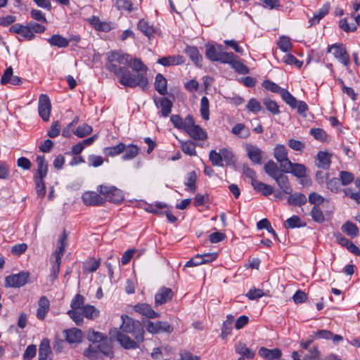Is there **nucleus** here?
I'll use <instances>...</instances> for the list:
<instances>
[{
  "instance_id": "obj_40",
  "label": "nucleus",
  "mask_w": 360,
  "mask_h": 360,
  "mask_svg": "<svg viewBox=\"0 0 360 360\" xmlns=\"http://www.w3.org/2000/svg\"><path fill=\"white\" fill-rule=\"evenodd\" d=\"M139 148L136 145H129L126 146L124 149V154L122 156V159L124 160H129L136 158L139 153Z\"/></svg>"
},
{
  "instance_id": "obj_23",
  "label": "nucleus",
  "mask_w": 360,
  "mask_h": 360,
  "mask_svg": "<svg viewBox=\"0 0 360 360\" xmlns=\"http://www.w3.org/2000/svg\"><path fill=\"white\" fill-rule=\"evenodd\" d=\"M331 164L330 155L324 151H319L316 155V165L319 168L328 169Z\"/></svg>"
},
{
  "instance_id": "obj_15",
  "label": "nucleus",
  "mask_w": 360,
  "mask_h": 360,
  "mask_svg": "<svg viewBox=\"0 0 360 360\" xmlns=\"http://www.w3.org/2000/svg\"><path fill=\"white\" fill-rule=\"evenodd\" d=\"M174 293L170 288L162 287L155 296V307L160 306L170 301L173 297Z\"/></svg>"
},
{
  "instance_id": "obj_1",
  "label": "nucleus",
  "mask_w": 360,
  "mask_h": 360,
  "mask_svg": "<svg viewBox=\"0 0 360 360\" xmlns=\"http://www.w3.org/2000/svg\"><path fill=\"white\" fill-rule=\"evenodd\" d=\"M129 58V54L122 51H110L108 53L105 68L119 78V82L122 85L131 88L139 86L143 90H146L148 86L147 77H143L142 74H134L128 68L120 66L127 65Z\"/></svg>"
},
{
  "instance_id": "obj_25",
  "label": "nucleus",
  "mask_w": 360,
  "mask_h": 360,
  "mask_svg": "<svg viewBox=\"0 0 360 360\" xmlns=\"http://www.w3.org/2000/svg\"><path fill=\"white\" fill-rule=\"evenodd\" d=\"M235 351L237 354L248 359H252L255 356V351L247 347L243 342H239L235 345Z\"/></svg>"
},
{
  "instance_id": "obj_36",
  "label": "nucleus",
  "mask_w": 360,
  "mask_h": 360,
  "mask_svg": "<svg viewBox=\"0 0 360 360\" xmlns=\"http://www.w3.org/2000/svg\"><path fill=\"white\" fill-rule=\"evenodd\" d=\"M253 188L258 192H260L264 196H268L274 193V188L261 181H254Z\"/></svg>"
},
{
  "instance_id": "obj_4",
  "label": "nucleus",
  "mask_w": 360,
  "mask_h": 360,
  "mask_svg": "<svg viewBox=\"0 0 360 360\" xmlns=\"http://www.w3.org/2000/svg\"><path fill=\"white\" fill-rule=\"evenodd\" d=\"M97 191L103 195L105 201L120 203L124 200L122 191L114 186L100 185Z\"/></svg>"
},
{
  "instance_id": "obj_6",
  "label": "nucleus",
  "mask_w": 360,
  "mask_h": 360,
  "mask_svg": "<svg viewBox=\"0 0 360 360\" xmlns=\"http://www.w3.org/2000/svg\"><path fill=\"white\" fill-rule=\"evenodd\" d=\"M333 51V55L338 60L340 63L345 66H349L350 63L349 55L347 53L345 46L342 44H333L328 47V51Z\"/></svg>"
},
{
  "instance_id": "obj_13",
  "label": "nucleus",
  "mask_w": 360,
  "mask_h": 360,
  "mask_svg": "<svg viewBox=\"0 0 360 360\" xmlns=\"http://www.w3.org/2000/svg\"><path fill=\"white\" fill-rule=\"evenodd\" d=\"M134 310L148 319L160 317V314L155 311L152 307L146 303H138L134 306Z\"/></svg>"
},
{
  "instance_id": "obj_43",
  "label": "nucleus",
  "mask_w": 360,
  "mask_h": 360,
  "mask_svg": "<svg viewBox=\"0 0 360 360\" xmlns=\"http://www.w3.org/2000/svg\"><path fill=\"white\" fill-rule=\"evenodd\" d=\"M179 142L180 147L185 154L188 155L190 156H193L196 155L195 144L193 141H179Z\"/></svg>"
},
{
  "instance_id": "obj_49",
  "label": "nucleus",
  "mask_w": 360,
  "mask_h": 360,
  "mask_svg": "<svg viewBox=\"0 0 360 360\" xmlns=\"http://www.w3.org/2000/svg\"><path fill=\"white\" fill-rule=\"evenodd\" d=\"M196 181H197V174L195 171L191 172L188 174L187 181L186 183V186H187L188 190L194 193L196 191Z\"/></svg>"
},
{
  "instance_id": "obj_33",
  "label": "nucleus",
  "mask_w": 360,
  "mask_h": 360,
  "mask_svg": "<svg viewBox=\"0 0 360 360\" xmlns=\"http://www.w3.org/2000/svg\"><path fill=\"white\" fill-rule=\"evenodd\" d=\"M185 53L195 65H198L202 60V57L195 46H187Z\"/></svg>"
},
{
  "instance_id": "obj_52",
  "label": "nucleus",
  "mask_w": 360,
  "mask_h": 360,
  "mask_svg": "<svg viewBox=\"0 0 360 360\" xmlns=\"http://www.w3.org/2000/svg\"><path fill=\"white\" fill-rule=\"evenodd\" d=\"M60 264L58 262L53 261L52 262V267L51 269V273L49 276V280L52 284L58 277L60 273Z\"/></svg>"
},
{
  "instance_id": "obj_5",
  "label": "nucleus",
  "mask_w": 360,
  "mask_h": 360,
  "mask_svg": "<svg viewBox=\"0 0 360 360\" xmlns=\"http://www.w3.org/2000/svg\"><path fill=\"white\" fill-rule=\"evenodd\" d=\"M29 276L30 274L25 271L8 276L5 279V286L6 288H20L27 283Z\"/></svg>"
},
{
  "instance_id": "obj_30",
  "label": "nucleus",
  "mask_w": 360,
  "mask_h": 360,
  "mask_svg": "<svg viewBox=\"0 0 360 360\" xmlns=\"http://www.w3.org/2000/svg\"><path fill=\"white\" fill-rule=\"evenodd\" d=\"M167 79L162 75L158 73L155 77V89L161 95H165L167 94Z\"/></svg>"
},
{
  "instance_id": "obj_20",
  "label": "nucleus",
  "mask_w": 360,
  "mask_h": 360,
  "mask_svg": "<svg viewBox=\"0 0 360 360\" xmlns=\"http://www.w3.org/2000/svg\"><path fill=\"white\" fill-rule=\"evenodd\" d=\"M155 102L158 108H161V116L166 117L170 114L173 104L169 98L162 97L158 100L155 99Z\"/></svg>"
},
{
  "instance_id": "obj_47",
  "label": "nucleus",
  "mask_w": 360,
  "mask_h": 360,
  "mask_svg": "<svg viewBox=\"0 0 360 360\" xmlns=\"http://www.w3.org/2000/svg\"><path fill=\"white\" fill-rule=\"evenodd\" d=\"M342 231L351 237H356L359 233L358 227L354 224L349 221L342 225Z\"/></svg>"
},
{
  "instance_id": "obj_56",
  "label": "nucleus",
  "mask_w": 360,
  "mask_h": 360,
  "mask_svg": "<svg viewBox=\"0 0 360 360\" xmlns=\"http://www.w3.org/2000/svg\"><path fill=\"white\" fill-rule=\"evenodd\" d=\"M311 216L314 221L318 223L324 221L325 218L321 208L319 206L314 205L311 211Z\"/></svg>"
},
{
  "instance_id": "obj_17",
  "label": "nucleus",
  "mask_w": 360,
  "mask_h": 360,
  "mask_svg": "<svg viewBox=\"0 0 360 360\" xmlns=\"http://www.w3.org/2000/svg\"><path fill=\"white\" fill-rule=\"evenodd\" d=\"M127 65H128V68H129L134 71H136L137 72L136 74H142L143 77H146V72L148 68L140 58H132L129 56Z\"/></svg>"
},
{
  "instance_id": "obj_60",
  "label": "nucleus",
  "mask_w": 360,
  "mask_h": 360,
  "mask_svg": "<svg viewBox=\"0 0 360 360\" xmlns=\"http://www.w3.org/2000/svg\"><path fill=\"white\" fill-rule=\"evenodd\" d=\"M100 260H91L84 264L83 269L85 272L92 273L96 271L100 266Z\"/></svg>"
},
{
  "instance_id": "obj_34",
  "label": "nucleus",
  "mask_w": 360,
  "mask_h": 360,
  "mask_svg": "<svg viewBox=\"0 0 360 360\" xmlns=\"http://www.w3.org/2000/svg\"><path fill=\"white\" fill-rule=\"evenodd\" d=\"M354 186L358 191H356L354 188L350 187L345 188L344 193L347 196L354 200L356 202L360 203V179H356L354 181Z\"/></svg>"
},
{
  "instance_id": "obj_62",
  "label": "nucleus",
  "mask_w": 360,
  "mask_h": 360,
  "mask_svg": "<svg viewBox=\"0 0 360 360\" xmlns=\"http://www.w3.org/2000/svg\"><path fill=\"white\" fill-rule=\"evenodd\" d=\"M98 347L99 349V353L102 352L106 356H108L110 359L113 358L114 352L112 350V347L107 342H102Z\"/></svg>"
},
{
  "instance_id": "obj_57",
  "label": "nucleus",
  "mask_w": 360,
  "mask_h": 360,
  "mask_svg": "<svg viewBox=\"0 0 360 360\" xmlns=\"http://www.w3.org/2000/svg\"><path fill=\"white\" fill-rule=\"evenodd\" d=\"M221 156L222 162L225 161L226 165H232L234 162L233 154L227 148H221L219 150Z\"/></svg>"
},
{
  "instance_id": "obj_41",
  "label": "nucleus",
  "mask_w": 360,
  "mask_h": 360,
  "mask_svg": "<svg viewBox=\"0 0 360 360\" xmlns=\"http://www.w3.org/2000/svg\"><path fill=\"white\" fill-rule=\"evenodd\" d=\"M167 205L164 202H156L155 204H148L145 208V210L148 212L156 214L159 215H162L164 212L161 211V210L167 208Z\"/></svg>"
},
{
  "instance_id": "obj_31",
  "label": "nucleus",
  "mask_w": 360,
  "mask_h": 360,
  "mask_svg": "<svg viewBox=\"0 0 360 360\" xmlns=\"http://www.w3.org/2000/svg\"><path fill=\"white\" fill-rule=\"evenodd\" d=\"M47 41L51 46L58 48L68 47L70 43V40L57 34H53Z\"/></svg>"
},
{
  "instance_id": "obj_14",
  "label": "nucleus",
  "mask_w": 360,
  "mask_h": 360,
  "mask_svg": "<svg viewBox=\"0 0 360 360\" xmlns=\"http://www.w3.org/2000/svg\"><path fill=\"white\" fill-rule=\"evenodd\" d=\"M290 165H287L281 171L284 173H292L297 178H303L306 176L307 168L304 165L292 162Z\"/></svg>"
},
{
  "instance_id": "obj_10",
  "label": "nucleus",
  "mask_w": 360,
  "mask_h": 360,
  "mask_svg": "<svg viewBox=\"0 0 360 360\" xmlns=\"http://www.w3.org/2000/svg\"><path fill=\"white\" fill-rule=\"evenodd\" d=\"M83 202L86 206H99L105 202L103 197L94 191H86L82 196Z\"/></svg>"
},
{
  "instance_id": "obj_16",
  "label": "nucleus",
  "mask_w": 360,
  "mask_h": 360,
  "mask_svg": "<svg viewBox=\"0 0 360 360\" xmlns=\"http://www.w3.org/2000/svg\"><path fill=\"white\" fill-rule=\"evenodd\" d=\"M53 357L50 341L47 338H44L39 345L38 360H53Z\"/></svg>"
},
{
  "instance_id": "obj_12",
  "label": "nucleus",
  "mask_w": 360,
  "mask_h": 360,
  "mask_svg": "<svg viewBox=\"0 0 360 360\" xmlns=\"http://www.w3.org/2000/svg\"><path fill=\"white\" fill-rule=\"evenodd\" d=\"M114 333H116L117 340L124 349H131L139 348V343L141 342H138L135 339H131L128 335L122 333L120 331L115 330Z\"/></svg>"
},
{
  "instance_id": "obj_61",
  "label": "nucleus",
  "mask_w": 360,
  "mask_h": 360,
  "mask_svg": "<svg viewBox=\"0 0 360 360\" xmlns=\"http://www.w3.org/2000/svg\"><path fill=\"white\" fill-rule=\"evenodd\" d=\"M209 158L212 164L214 166H223V162L220 153L212 150L210 152Z\"/></svg>"
},
{
  "instance_id": "obj_53",
  "label": "nucleus",
  "mask_w": 360,
  "mask_h": 360,
  "mask_svg": "<svg viewBox=\"0 0 360 360\" xmlns=\"http://www.w3.org/2000/svg\"><path fill=\"white\" fill-rule=\"evenodd\" d=\"M84 355L91 360L97 359L99 355L98 347L89 345V347L84 351Z\"/></svg>"
},
{
  "instance_id": "obj_21",
  "label": "nucleus",
  "mask_w": 360,
  "mask_h": 360,
  "mask_svg": "<svg viewBox=\"0 0 360 360\" xmlns=\"http://www.w3.org/2000/svg\"><path fill=\"white\" fill-rule=\"evenodd\" d=\"M50 302L46 296H41L38 301V309L37 311V317L39 320H44L48 311H49Z\"/></svg>"
},
{
  "instance_id": "obj_11",
  "label": "nucleus",
  "mask_w": 360,
  "mask_h": 360,
  "mask_svg": "<svg viewBox=\"0 0 360 360\" xmlns=\"http://www.w3.org/2000/svg\"><path fill=\"white\" fill-rule=\"evenodd\" d=\"M248 158L252 163L261 165L262 162L263 152L257 146L247 143L245 146Z\"/></svg>"
},
{
  "instance_id": "obj_2",
  "label": "nucleus",
  "mask_w": 360,
  "mask_h": 360,
  "mask_svg": "<svg viewBox=\"0 0 360 360\" xmlns=\"http://www.w3.org/2000/svg\"><path fill=\"white\" fill-rule=\"evenodd\" d=\"M122 323L120 326L122 333H130L138 342L144 340V330L139 321L134 320L127 315L121 316Z\"/></svg>"
},
{
  "instance_id": "obj_44",
  "label": "nucleus",
  "mask_w": 360,
  "mask_h": 360,
  "mask_svg": "<svg viewBox=\"0 0 360 360\" xmlns=\"http://www.w3.org/2000/svg\"><path fill=\"white\" fill-rule=\"evenodd\" d=\"M80 311H82L83 316L89 319H94L99 315V311L95 307L89 304L83 306Z\"/></svg>"
},
{
  "instance_id": "obj_55",
  "label": "nucleus",
  "mask_w": 360,
  "mask_h": 360,
  "mask_svg": "<svg viewBox=\"0 0 360 360\" xmlns=\"http://www.w3.org/2000/svg\"><path fill=\"white\" fill-rule=\"evenodd\" d=\"M36 185V191L37 195L40 198H43L46 194V186L44 179L34 178Z\"/></svg>"
},
{
  "instance_id": "obj_46",
  "label": "nucleus",
  "mask_w": 360,
  "mask_h": 360,
  "mask_svg": "<svg viewBox=\"0 0 360 360\" xmlns=\"http://www.w3.org/2000/svg\"><path fill=\"white\" fill-rule=\"evenodd\" d=\"M92 131H93V129L90 125H89L86 123H84L82 125L79 126L73 131V134L79 138H83L86 136L89 135L92 132Z\"/></svg>"
},
{
  "instance_id": "obj_37",
  "label": "nucleus",
  "mask_w": 360,
  "mask_h": 360,
  "mask_svg": "<svg viewBox=\"0 0 360 360\" xmlns=\"http://www.w3.org/2000/svg\"><path fill=\"white\" fill-rule=\"evenodd\" d=\"M125 148V144H124L123 143H120L119 144L115 146H109L104 148L103 153L105 155L108 156L114 157L124 152Z\"/></svg>"
},
{
  "instance_id": "obj_63",
  "label": "nucleus",
  "mask_w": 360,
  "mask_h": 360,
  "mask_svg": "<svg viewBox=\"0 0 360 360\" xmlns=\"http://www.w3.org/2000/svg\"><path fill=\"white\" fill-rule=\"evenodd\" d=\"M246 108L249 111L252 112L254 113L259 112L262 108L260 103L254 98H251L248 101Z\"/></svg>"
},
{
  "instance_id": "obj_26",
  "label": "nucleus",
  "mask_w": 360,
  "mask_h": 360,
  "mask_svg": "<svg viewBox=\"0 0 360 360\" xmlns=\"http://www.w3.org/2000/svg\"><path fill=\"white\" fill-rule=\"evenodd\" d=\"M231 65V68L239 74L246 75L249 73L248 68L241 61L238 60V57L233 53V58L230 62H226Z\"/></svg>"
},
{
  "instance_id": "obj_35",
  "label": "nucleus",
  "mask_w": 360,
  "mask_h": 360,
  "mask_svg": "<svg viewBox=\"0 0 360 360\" xmlns=\"http://www.w3.org/2000/svg\"><path fill=\"white\" fill-rule=\"evenodd\" d=\"M137 27L144 35L150 38L155 32V30L153 25H150L144 19H141L137 24Z\"/></svg>"
},
{
  "instance_id": "obj_9",
  "label": "nucleus",
  "mask_w": 360,
  "mask_h": 360,
  "mask_svg": "<svg viewBox=\"0 0 360 360\" xmlns=\"http://www.w3.org/2000/svg\"><path fill=\"white\" fill-rule=\"evenodd\" d=\"M274 156L280 164V169H282L287 165H291V161L288 157V150L284 145L277 144L274 150Z\"/></svg>"
},
{
  "instance_id": "obj_7",
  "label": "nucleus",
  "mask_w": 360,
  "mask_h": 360,
  "mask_svg": "<svg viewBox=\"0 0 360 360\" xmlns=\"http://www.w3.org/2000/svg\"><path fill=\"white\" fill-rule=\"evenodd\" d=\"M146 330L152 334L160 333H171L173 331V327L166 321H157L155 322L148 321L145 323Z\"/></svg>"
},
{
  "instance_id": "obj_45",
  "label": "nucleus",
  "mask_w": 360,
  "mask_h": 360,
  "mask_svg": "<svg viewBox=\"0 0 360 360\" xmlns=\"http://www.w3.org/2000/svg\"><path fill=\"white\" fill-rule=\"evenodd\" d=\"M280 96L282 99L292 108H296L297 101L287 89H283Z\"/></svg>"
},
{
  "instance_id": "obj_3",
  "label": "nucleus",
  "mask_w": 360,
  "mask_h": 360,
  "mask_svg": "<svg viewBox=\"0 0 360 360\" xmlns=\"http://www.w3.org/2000/svg\"><path fill=\"white\" fill-rule=\"evenodd\" d=\"M221 45H214L207 44L205 56L207 58L213 62H220L221 63H226L230 62L233 58L232 52H226L223 50Z\"/></svg>"
},
{
  "instance_id": "obj_27",
  "label": "nucleus",
  "mask_w": 360,
  "mask_h": 360,
  "mask_svg": "<svg viewBox=\"0 0 360 360\" xmlns=\"http://www.w3.org/2000/svg\"><path fill=\"white\" fill-rule=\"evenodd\" d=\"M186 132L195 140L204 141L207 139L206 131L203 130L201 127L197 124L191 129H188Z\"/></svg>"
},
{
  "instance_id": "obj_48",
  "label": "nucleus",
  "mask_w": 360,
  "mask_h": 360,
  "mask_svg": "<svg viewBox=\"0 0 360 360\" xmlns=\"http://www.w3.org/2000/svg\"><path fill=\"white\" fill-rule=\"evenodd\" d=\"M209 100L206 96H203L200 100V115L205 120L210 118Z\"/></svg>"
},
{
  "instance_id": "obj_54",
  "label": "nucleus",
  "mask_w": 360,
  "mask_h": 360,
  "mask_svg": "<svg viewBox=\"0 0 360 360\" xmlns=\"http://www.w3.org/2000/svg\"><path fill=\"white\" fill-rule=\"evenodd\" d=\"M78 309H71L68 311V316L75 321L77 326H81L83 323L82 311H77Z\"/></svg>"
},
{
  "instance_id": "obj_18",
  "label": "nucleus",
  "mask_w": 360,
  "mask_h": 360,
  "mask_svg": "<svg viewBox=\"0 0 360 360\" xmlns=\"http://www.w3.org/2000/svg\"><path fill=\"white\" fill-rule=\"evenodd\" d=\"M65 340L70 344L79 343L83 338V333L80 329L72 328L65 330Z\"/></svg>"
},
{
  "instance_id": "obj_58",
  "label": "nucleus",
  "mask_w": 360,
  "mask_h": 360,
  "mask_svg": "<svg viewBox=\"0 0 360 360\" xmlns=\"http://www.w3.org/2000/svg\"><path fill=\"white\" fill-rule=\"evenodd\" d=\"M262 86L266 90L274 93H278L279 95H281V92L283 89L281 88L277 84L268 79L263 82Z\"/></svg>"
},
{
  "instance_id": "obj_28",
  "label": "nucleus",
  "mask_w": 360,
  "mask_h": 360,
  "mask_svg": "<svg viewBox=\"0 0 360 360\" xmlns=\"http://www.w3.org/2000/svg\"><path fill=\"white\" fill-rule=\"evenodd\" d=\"M288 203L292 206H302L306 204L307 199L304 194L301 193H295L288 194Z\"/></svg>"
},
{
  "instance_id": "obj_59",
  "label": "nucleus",
  "mask_w": 360,
  "mask_h": 360,
  "mask_svg": "<svg viewBox=\"0 0 360 360\" xmlns=\"http://www.w3.org/2000/svg\"><path fill=\"white\" fill-rule=\"evenodd\" d=\"M84 304V297L80 294H77L71 302L72 309L81 310Z\"/></svg>"
},
{
  "instance_id": "obj_38",
  "label": "nucleus",
  "mask_w": 360,
  "mask_h": 360,
  "mask_svg": "<svg viewBox=\"0 0 360 360\" xmlns=\"http://www.w3.org/2000/svg\"><path fill=\"white\" fill-rule=\"evenodd\" d=\"M89 22L93 26V27L98 31H108L110 29V26L108 23L101 22L98 17L92 16L88 19Z\"/></svg>"
},
{
  "instance_id": "obj_32",
  "label": "nucleus",
  "mask_w": 360,
  "mask_h": 360,
  "mask_svg": "<svg viewBox=\"0 0 360 360\" xmlns=\"http://www.w3.org/2000/svg\"><path fill=\"white\" fill-rule=\"evenodd\" d=\"M330 10L329 4H326L323 5L322 8H321L318 11H316L314 16L309 19V22L310 23V26L318 24L320 20L326 15Z\"/></svg>"
},
{
  "instance_id": "obj_42",
  "label": "nucleus",
  "mask_w": 360,
  "mask_h": 360,
  "mask_svg": "<svg viewBox=\"0 0 360 360\" xmlns=\"http://www.w3.org/2000/svg\"><path fill=\"white\" fill-rule=\"evenodd\" d=\"M233 321L234 316L233 315H228L226 316V320L223 323L221 328V336L223 339H226V337L231 333Z\"/></svg>"
},
{
  "instance_id": "obj_8",
  "label": "nucleus",
  "mask_w": 360,
  "mask_h": 360,
  "mask_svg": "<svg viewBox=\"0 0 360 360\" xmlns=\"http://www.w3.org/2000/svg\"><path fill=\"white\" fill-rule=\"evenodd\" d=\"M38 111L39 116L44 122L49 121L51 111V104L46 94H41L39 96Z\"/></svg>"
},
{
  "instance_id": "obj_51",
  "label": "nucleus",
  "mask_w": 360,
  "mask_h": 360,
  "mask_svg": "<svg viewBox=\"0 0 360 360\" xmlns=\"http://www.w3.org/2000/svg\"><path fill=\"white\" fill-rule=\"evenodd\" d=\"M263 103L266 108L272 114L278 115L280 113L279 106L276 101H272L269 98H265L263 99Z\"/></svg>"
},
{
  "instance_id": "obj_24",
  "label": "nucleus",
  "mask_w": 360,
  "mask_h": 360,
  "mask_svg": "<svg viewBox=\"0 0 360 360\" xmlns=\"http://www.w3.org/2000/svg\"><path fill=\"white\" fill-rule=\"evenodd\" d=\"M36 162L37 164V170L34 178L44 179L48 172V165L45 161L44 156H37Z\"/></svg>"
},
{
  "instance_id": "obj_19",
  "label": "nucleus",
  "mask_w": 360,
  "mask_h": 360,
  "mask_svg": "<svg viewBox=\"0 0 360 360\" xmlns=\"http://www.w3.org/2000/svg\"><path fill=\"white\" fill-rule=\"evenodd\" d=\"M259 355L266 360L280 359L282 356V352L278 348H274L272 349L261 347L259 349Z\"/></svg>"
},
{
  "instance_id": "obj_29",
  "label": "nucleus",
  "mask_w": 360,
  "mask_h": 360,
  "mask_svg": "<svg viewBox=\"0 0 360 360\" xmlns=\"http://www.w3.org/2000/svg\"><path fill=\"white\" fill-rule=\"evenodd\" d=\"M264 172L273 179L283 173L279 169L277 164L273 160H269L264 166Z\"/></svg>"
},
{
  "instance_id": "obj_64",
  "label": "nucleus",
  "mask_w": 360,
  "mask_h": 360,
  "mask_svg": "<svg viewBox=\"0 0 360 360\" xmlns=\"http://www.w3.org/2000/svg\"><path fill=\"white\" fill-rule=\"evenodd\" d=\"M354 176L352 173L345 171H342L340 173V181L343 186L349 184L354 181Z\"/></svg>"
},
{
  "instance_id": "obj_22",
  "label": "nucleus",
  "mask_w": 360,
  "mask_h": 360,
  "mask_svg": "<svg viewBox=\"0 0 360 360\" xmlns=\"http://www.w3.org/2000/svg\"><path fill=\"white\" fill-rule=\"evenodd\" d=\"M274 179L276 181L283 193L291 194V193H292V188L290 185L288 176L282 173Z\"/></svg>"
},
{
  "instance_id": "obj_39",
  "label": "nucleus",
  "mask_w": 360,
  "mask_h": 360,
  "mask_svg": "<svg viewBox=\"0 0 360 360\" xmlns=\"http://www.w3.org/2000/svg\"><path fill=\"white\" fill-rule=\"evenodd\" d=\"M306 226L304 222H302L300 218L297 215H293L287 220H285L284 223V226L286 229H295L304 227Z\"/></svg>"
},
{
  "instance_id": "obj_50",
  "label": "nucleus",
  "mask_w": 360,
  "mask_h": 360,
  "mask_svg": "<svg viewBox=\"0 0 360 360\" xmlns=\"http://www.w3.org/2000/svg\"><path fill=\"white\" fill-rule=\"evenodd\" d=\"M277 45L284 52H288L292 48L290 39L285 36H282L279 38Z\"/></svg>"
}]
</instances>
